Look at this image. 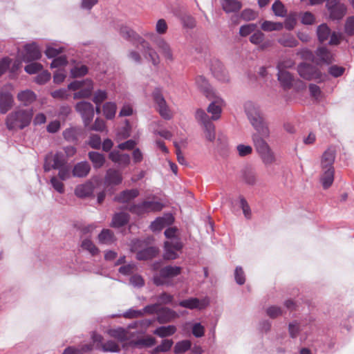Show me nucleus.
Instances as JSON below:
<instances>
[{"mask_svg": "<svg viewBox=\"0 0 354 354\" xmlns=\"http://www.w3.org/2000/svg\"><path fill=\"white\" fill-rule=\"evenodd\" d=\"M345 33L348 36L354 35V16L348 17L344 24Z\"/></svg>", "mask_w": 354, "mask_h": 354, "instance_id": "51", "label": "nucleus"}, {"mask_svg": "<svg viewBox=\"0 0 354 354\" xmlns=\"http://www.w3.org/2000/svg\"><path fill=\"white\" fill-rule=\"evenodd\" d=\"M56 169H59L58 176L62 180H66L71 177V169L69 166L64 165Z\"/></svg>", "mask_w": 354, "mask_h": 354, "instance_id": "59", "label": "nucleus"}, {"mask_svg": "<svg viewBox=\"0 0 354 354\" xmlns=\"http://www.w3.org/2000/svg\"><path fill=\"white\" fill-rule=\"evenodd\" d=\"M299 75L306 80H317L318 82L324 81L326 75L323 74L319 68L310 64L301 63L297 66Z\"/></svg>", "mask_w": 354, "mask_h": 354, "instance_id": "3", "label": "nucleus"}, {"mask_svg": "<svg viewBox=\"0 0 354 354\" xmlns=\"http://www.w3.org/2000/svg\"><path fill=\"white\" fill-rule=\"evenodd\" d=\"M141 242L137 241L133 243L131 250L136 252V259L138 260H149L154 258L158 254V249L156 247H147L143 250H138Z\"/></svg>", "mask_w": 354, "mask_h": 354, "instance_id": "9", "label": "nucleus"}, {"mask_svg": "<svg viewBox=\"0 0 354 354\" xmlns=\"http://www.w3.org/2000/svg\"><path fill=\"white\" fill-rule=\"evenodd\" d=\"M293 77L290 73L287 71H279L278 72V80L281 84L282 87L284 89L290 88L292 82H293Z\"/></svg>", "mask_w": 354, "mask_h": 354, "instance_id": "29", "label": "nucleus"}, {"mask_svg": "<svg viewBox=\"0 0 354 354\" xmlns=\"http://www.w3.org/2000/svg\"><path fill=\"white\" fill-rule=\"evenodd\" d=\"M122 181V176L120 171L115 169H109L104 177L106 186L118 185Z\"/></svg>", "mask_w": 354, "mask_h": 354, "instance_id": "16", "label": "nucleus"}, {"mask_svg": "<svg viewBox=\"0 0 354 354\" xmlns=\"http://www.w3.org/2000/svg\"><path fill=\"white\" fill-rule=\"evenodd\" d=\"M139 194L138 189H126L115 196L114 200L121 203H127L138 197Z\"/></svg>", "mask_w": 354, "mask_h": 354, "instance_id": "20", "label": "nucleus"}, {"mask_svg": "<svg viewBox=\"0 0 354 354\" xmlns=\"http://www.w3.org/2000/svg\"><path fill=\"white\" fill-rule=\"evenodd\" d=\"M331 31L326 24L319 25L317 28V35L319 42L323 43L326 41L330 35Z\"/></svg>", "mask_w": 354, "mask_h": 354, "instance_id": "36", "label": "nucleus"}, {"mask_svg": "<svg viewBox=\"0 0 354 354\" xmlns=\"http://www.w3.org/2000/svg\"><path fill=\"white\" fill-rule=\"evenodd\" d=\"M143 202L147 213L160 211L163 207L162 203L158 201H145Z\"/></svg>", "mask_w": 354, "mask_h": 354, "instance_id": "44", "label": "nucleus"}, {"mask_svg": "<svg viewBox=\"0 0 354 354\" xmlns=\"http://www.w3.org/2000/svg\"><path fill=\"white\" fill-rule=\"evenodd\" d=\"M102 346L104 352H119L120 351L119 345L112 340L107 341Z\"/></svg>", "mask_w": 354, "mask_h": 354, "instance_id": "52", "label": "nucleus"}, {"mask_svg": "<svg viewBox=\"0 0 354 354\" xmlns=\"http://www.w3.org/2000/svg\"><path fill=\"white\" fill-rule=\"evenodd\" d=\"M76 111L80 113L86 127L90 125V123L94 117V109L91 103L82 101L75 106Z\"/></svg>", "mask_w": 354, "mask_h": 354, "instance_id": "8", "label": "nucleus"}, {"mask_svg": "<svg viewBox=\"0 0 354 354\" xmlns=\"http://www.w3.org/2000/svg\"><path fill=\"white\" fill-rule=\"evenodd\" d=\"M328 73L334 77L342 76L345 72V68L337 65H333L328 68Z\"/></svg>", "mask_w": 354, "mask_h": 354, "instance_id": "56", "label": "nucleus"}, {"mask_svg": "<svg viewBox=\"0 0 354 354\" xmlns=\"http://www.w3.org/2000/svg\"><path fill=\"white\" fill-rule=\"evenodd\" d=\"M243 179L247 184L253 185L257 183V175L252 171H246L243 174Z\"/></svg>", "mask_w": 354, "mask_h": 354, "instance_id": "63", "label": "nucleus"}, {"mask_svg": "<svg viewBox=\"0 0 354 354\" xmlns=\"http://www.w3.org/2000/svg\"><path fill=\"white\" fill-rule=\"evenodd\" d=\"M155 42L157 48L159 49L164 57L166 59L172 62L174 60V55L169 43L162 38H158Z\"/></svg>", "mask_w": 354, "mask_h": 354, "instance_id": "21", "label": "nucleus"}, {"mask_svg": "<svg viewBox=\"0 0 354 354\" xmlns=\"http://www.w3.org/2000/svg\"><path fill=\"white\" fill-rule=\"evenodd\" d=\"M68 89L77 91L73 94L74 99L87 98L91 95L93 88L91 80L74 81L68 86Z\"/></svg>", "mask_w": 354, "mask_h": 354, "instance_id": "4", "label": "nucleus"}, {"mask_svg": "<svg viewBox=\"0 0 354 354\" xmlns=\"http://www.w3.org/2000/svg\"><path fill=\"white\" fill-rule=\"evenodd\" d=\"M88 156L95 169L101 168L104 165L105 157L103 154L96 151H90Z\"/></svg>", "mask_w": 354, "mask_h": 354, "instance_id": "32", "label": "nucleus"}, {"mask_svg": "<svg viewBox=\"0 0 354 354\" xmlns=\"http://www.w3.org/2000/svg\"><path fill=\"white\" fill-rule=\"evenodd\" d=\"M143 316V312L141 310L129 309L122 315V317L127 319L137 318Z\"/></svg>", "mask_w": 354, "mask_h": 354, "instance_id": "62", "label": "nucleus"}, {"mask_svg": "<svg viewBox=\"0 0 354 354\" xmlns=\"http://www.w3.org/2000/svg\"><path fill=\"white\" fill-rule=\"evenodd\" d=\"M196 84L198 88L205 94L207 97H209L212 90L205 77L202 75L197 76L196 77Z\"/></svg>", "mask_w": 354, "mask_h": 354, "instance_id": "39", "label": "nucleus"}, {"mask_svg": "<svg viewBox=\"0 0 354 354\" xmlns=\"http://www.w3.org/2000/svg\"><path fill=\"white\" fill-rule=\"evenodd\" d=\"M245 109L250 123L257 131V133L253 135L252 140L257 152L260 153L270 149L268 143L261 138V136L265 138L269 136L270 130L268 126L264 121L259 108L252 103H247L245 105Z\"/></svg>", "mask_w": 354, "mask_h": 354, "instance_id": "1", "label": "nucleus"}, {"mask_svg": "<svg viewBox=\"0 0 354 354\" xmlns=\"http://www.w3.org/2000/svg\"><path fill=\"white\" fill-rule=\"evenodd\" d=\"M107 97V92L105 90L99 89L94 92L92 100L96 105H100Z\"/></svg>", "mask_w": 354, "mask_h": 354, "instance_id": "47", "label": "nucleus"}, {"mask_svg": "<svg viewBox=\"0 0 354 354\" xmlns=\"http://www.w3.org/2000/svg\"><path fill=\"white\" fill-rule=\"evenodd\" d=\"M335 150L333 147L328 148L323 153L321 159L322 169H334Z\"/></svg>", "mask_w": 354, "mask_h": 354, "instance_id": "18", "label": "nucleus"}, {"mask_svg": "<svg viewBox=\"0 0 354 354\" xmlns=\"http://www.w3.org/2000/svg\"><path fill=\"white\" fill-rule=\"evenodd\" d=\"M212 73L214 75L221 81L228 80L226 70L219 62H216L215 66H213Z\"/></svg>", "mask_w": 354, "mask_h": 354, "instance_id": "34", "label": "nucleus"}, {"mask_svg": "<svg viewBox=\"0 0 354 354\" xmlns=\"http://www.w3.org/2000/svg\"><path fill=\"white\" fill-rule=\"evenodd\" d=\"M90 170L91 167L88 162H80L74 166L72 175L74 177L84 178L88 174Z\"/></svg>", "mask_w": 354, "mask_h": 354, "instance_id": "23", "label": "nucleus"}, {"mask_svg": "<svg viewBox=\"0 0 354 354\" xmlns=\"http://www.w3.org/2000/svg\"><path fill=\"white\" fill-rule=\"evenodd\" d=\"M53 165H52V168H59L62 166H64L66 164V159L65 158L62 152H57L53 156Z\"/></svg>", "mask_w": 354, "mask_h": 354, "instance_id": "48", "label": "nucleus"}, {"mask_svg": "<svg viewBox=\"0 0 354 354\" xmlns=\"http://www.w3.org/2000/svg\"><path fill=\"white\" fill-rule=\"evenodd\" d=\"M81 247L84 250L88 251L93 256H95L99 253L98 248L88 239H86L82 241Z\"/></svg>", "mask_w": 354, "mask_h": 354, "instance_id": "46", "label": "nucleus"}, {"mask_svg": "<svg viewBox=\"0 0 354 354\" xmlns=\"http://www.w3.org/2000/svg\"><path fill=\"white\" fill-rule=\"evenodd\" d=\"M181 21L183 24V26L185 28L192 29L196 26V20L191 15H185L182 16Z\"/></svg>", "mask_w": 354, "mask_h": 354, "instance_id": "55", "label": "nucleus"}, {"mask_svg": "<svg viewBox=\"0 0 354 354\" xmlns=\"http://www.w3.org/2000/svg\"><path fill=\"white\" fill-rule=\"evenodd\" d=\"M41 57V51L38 45L32 42L24 46V54L23 55V60L25 62H30L38 60Z\"/></svg>", "mask_w": 354, "mask_h": 354, "instance_id": "12", "label": "nucleus"}, {"mask_svg": "<svg viewBox=\"0 0 354 354\" xmlns=\"http://www.w3.org/2000/svg\"><path fill=\"white\" fill-rule=\"evenodd\" d=\"M82 135L83 130L80 127H71L63 131L64 139L68 142H76Z\"/></svg>", "mask_w": 354, "mask_h": 354, "instance_id": "25", "label": "nucleus"}, {"mask_svg": "<svg viewBox=\"0 0 354 354\" xmlns=\"http://www.w3.org/2000/svg\"><path fill=\"white\" fill-rule=\"evenodd\" d=\"M109 334L111 337L118 339L121 342L129 340L131 336L128 329H124L121 327L109 330Z\"/></svg>", "mask_w": 354, "mask_h": 354, "instance_id": "28", "label": "nucleus"}, {"mask_svg": "<svg viewBox=\"0 0 354 354\" xmlns=\"http://www.w3.org/2000/svg\"><path fill=\"white\" fill-rule=\"evenodd\" d=\"M257 28V25L254 24H249L241 26L239 29V34L242 37H246L254 32Z\"/></svg>", "mask_w": 354, "mask_h": 354, "instance_id": "53", "label": "nucleus"}, {"mask_svg": "<svg viewBox=\"0 0 354 354\" xmlns=\"http://www.w3.org/2000/svg\"><path fill=\"white\" fill-rule=\"evenodd\" d=\"M153 100L156 105V109L160 115L165 120H169L172 115L161 90L156 88L152 93Z\"/></svg>", "mask_w": 354, "mask_h": 354, "instance_id": "6", "label": "nucleus"}, {"mask_svg": "<svg viewBox=\"0 0 354 354\" xmlns=\"http://www.w3.org/2000/svg\"><path fill=\"white\" fill-rule=\"evenodd\" d=\"M283 24L280 22H272L265 21L261 24V28L264 31L279 30L282 29Z\"/></svg>", "mask_w": 354, "mask_h": 354, "instance_id": "45", "label": "nucleus"}, {"mask_svg": "<svg viewBox=\"0 0 354 354\" xmlns=\"http://www.w3.org/2000/svg\"><path fill=\"white\" fill-rule=\"evenodd\" d=\"M93 193V187L91 184H83L76 187L75 195L79 198H85Z\"/></svg>", "mask_w": 354, "mask_h": 354, "instance_id": "37", "label": "nucleus"}, {"mask_svg": "<svg viewBox=\"0 0 354 354\" xmlns=\"http://www.w3.org/2000/svg\"><path fill=\"white\" fill-rule=\"evenodd\" d=\"M129 219L128 214L124 212H120L115 214L112 219L111 226L114 227H120L125 225Z\"/></svg>", "mask_w": 354, "mask_h": 354, "instance_id": "33", "label": "nucleus"}, {"mask_svg": "<svg viewBox=\"0 0 354 354\" xmlns=\"http://www.w3.org/2000/svg\"><path fill=\"white\" fill-rule=\"evenodd\" d=\"M43 66L37 62H32L26 65L24 68L25 71L28 74H35L42 71Z\"/></svg>", "mask_w": 354, "mask_h": 354, "instance_id": "54", "label": "nucleus"}, {"mask_svg": "<svg viewBox=\"0 0 354 354\" xmlns=\"http://www.w3.org/2000/svg\"><path fill=\"white\" fill-rule=\"evenodd\" d=\"M263 39L264 34L260 30L254 32L250 37V41L256 45L261 44Z\"/></svg>", "mask_w": 354, "mask_h": 354, "instance_id": "60", "label": "nucleus"}, {"mask_svg": "<svg viewBox=\"0 0 354 354\" xmlns=\"http://www.w3.org/2000/svg\"><path fill=\"white\" fill-rule=\"evenodd\" d=\"M272 10L274 15L279 17H283L286 14V10L283 4L279 0L276 1L272 6Z\"/></svg>", "mask_w": 354, "mask_h": 354, "instance_id": "50", "label": "nucleus"}, {"mask_svg": "<svg viewBox=\"0 0 354 354\" xmlns=\"http://www.w3.org/2000/svg\"><path fill=\"white\" fill-rule=\"evenodd\" d=\"M176 331V326L173 325H169L167 326H160L154 330V334L160 337H165L167 336H171L174 335Z\"/></svg>", "mask_w": 354, "mask_h": 354, "instance_id": "40", "label": "nucleus"}, {"mask_svg": "<svg viewBox=\"0 0 354 354\" xmlns=\"http://www.w3.org/2000/svg\"><path fill=\"white\" fill-rule=\"evenodd\" d=\"M14 104V99L12 94L8 92H2L0 93V113H6Z\"/></svg>", "mask_w": 354, "mask_h": 354, "instance_id": "19", "label": "nucleus"}, {"mask_svg": "<svg viewBox=\"0 0 354 354\" xmlns=\"http://www.w3.org/2000/svg\"><path fill=\"white\" fill-rule=\"evenodd\" d=\"M50 73L48 71H43L35 77V82L39 84H44L50 80Z\"/></svg>", "mask_w": 354, "mask_h": 354, "instance_id": "61", "label": "nucleus"}, {"mask_svg": "<svg viewBox=\"0 0 354 354\" xmlns=\"http://www.w3.org/2000/svg\"><path fill=\"white\" fill-rule=\"evenodd\" d=\"M222 101L221 100H215L210 103V104L207 107V112L210 114H212L211 119L213 120H217L221 117V105H222Z\"/></svg>", "mask_w": 354, "mask_h": 354, "instance_id": "30", "label": "nucleus"}, {"mask_svg": "<svg viewBox=\"0 0 354 354\" xmlns=\"http://www.w3.org/2000/svg\"><path fill=\"white\" fill-rule=\"evenodd\" d=\"M263 162L266 165H271L275 161V157L274 153L270 149L259 153Z\"/></svg>", "mask_w": 354, "mask_h": 354, "instance_id": "49", "label": "nucleus"}, {"mask_svg": "<svg viewBox=\"0 0 354 354\" xmlns=\"http://www.w3.org/2000/svg\"><path fill=\"white\" fill-rule=\"evenodd\" d=\"M207 305L208 301L205 299L200 300L198 298H189L188 299H185L179 302V306L190 310H201L205 308Z\"/></svg>", "mask_w": 354, "mask_h": 354, "instance_id": "15", "label": "nucleus"}, {"mask_svg": "<svg viewBox=\"0 0 354 354\" xmlns=\"http://www.w3.org/2000/svg\"><path fill=\"white\" fill-rule=\"evenodd\" d=\"M103 113L106 119L111 120L113 119L116 113L117 106L115 103L109 102H106L102 107Z\"/></svg>", "mask_w": 354, "mask_h": 354, "instance_id": "41", "label": "nucleus"}, {"mask_svg": "<svg viewBox=\"0 0 354 354\" xmlns=\"http://www.w3.org/2000/svg\"><path fill=\"white\" fill-rule=\"evenodd\" d=\"M99 242L103 244H111L115 241L113 232L109 229H104L98 235Z\"/></svg>", "mask_w": 354, "mask_h": 354, "instance_id": "38", "label": "nucleus"}, {"mask_svg": "<svg viewBox=\"0 0 354 354\" xmlns=\"http://www.w3.org/2000/svg\"><path fill=\"white\" fill-rule=\"evenodd\" d=\"M181 272V268L179 266H167L160 270V276L154 277V283L157 286L163 284L162 279L172 278L178 276Z\"/></svg>", "mask_w": 354, "mask_h": 354, "instance_id": "11", "label": "nucleus"}, {"mask_svg": "<svg viewBox=\"0 0 354 354\" xmlns=\"http://www.w3.org/2000/svg\"><path fill=\"white\" fill-rule=\"evenodd\" d=\"M326 6L333 20L341 19L346 13V6L339 0H327Z\"/></svg>", "mask_w": 354, "mask_h": 354, "instance_id": "7", "label": "nucleus"}, {"mask_svg": "<svg viewBox=\"0 0 354 354\" xmlns=\"http://www.w3.org/2000/svg\"><path fill=\"white\" fill-rule=\"evenodd\" d=\"M320 183L324 189L329 188L334 181L335 169H322Z\"/></svg>", "mask_w": 354, "mask_h": 354, "instance_id": "22", "label": "nucleus"}, {"mask_svg": "<svg viewBox=\"0 0 354 354\" xmlns=\"http://www.w3.org/2000/svg\"><path fill=\"white\" fill-rule=\"evenodd\" d=\"M178 317V314L173 310L167 308H160L158 315L157 321L160 324H165L171 322Z\"/></svg>", "mask_w": 354, "mask_h": 354, "instance_id": "17", "label": "nucleus"}, {"mask_svg": "<svg viewBox=\"0 0 354 354\" xmlns=\"http://www.w3.org/2000/svg\"><path fill=\"white\" fill-rule=\"evenodd\" d=\"M17 100L24 105L28 106L36 100L35 93L30 90H25L17 94Z\"/></svg>", "mask_w": 354, "mask_h": 354, "instance_id": "26", "label": "nucleus"}, {"mask_svg": "<svg viewBox=\"0 0 354 354\" xmlns=\"http://www.w3.org/2000/svg\"><path fill=\"white\" fill-rule=\"evenodd\" d=\"M88 72V68L86 66H81L80 67H74L71 69V75L73 77H81L86 75Z\"/></svg>", "mask_w": 354, "mask_h": 354, "instance_id": "64", "label": "nucleus"}, {"mask_svg": "<svg viewBox=\"0 0 354 354\" xmlns=\"http://www.w3.org/2000/svg\"><path fill=\"white\" fill-rule=\"evenodd\" d=\"M156 343V339L153 337H147L145 338H141L135 341H131L129 344L134 346H145L150 347L154 345Z\"/></svg>", "mask_w": 354, "mask_h": 354, "instance_id": "42", "label": "nucleus"}, {"mask_svg": "<svg viewBox=\"0 0 354 354\" xmlns=\"http://www.w3.org/2000/svg\"><path fill=\"white\" fill-rule=\"evenodd\" d=\"M195 117L197 121L203 126L205 138L213 142L216 138L215 126L210 121L209 116L204 110L199 109L196 111Z\"/></svg>", "mask_w": 354, "mask_h": 354, "instance_id": "5", "label": "nucleus"}, {"mask_svg": "<svg viewBox=\"0 0 354 354\" xmlns=\"http://www.w3.org/2000/svg\"><path fill=\"white\" fill-rule=\"evenodd\" d=\"M129 210L137 215H142L143 214L147 213L145 207L144 206V202H142L138 204H133L129 207Z\"/></svg>", "mask_w": 354, "mask_h": 354, "instance_id": "57", "label": "nucleus"}, {"mask_svg": "<svg viewBox=\"0 0 354 354\" xmlns=\"http://www.w3.org/2000/svg\"><path fill=\"white\" fill-rule=\"evenodd\" d=\"M221 6L227 13L237 12L242 8V3L237 0H221Z\"/></svg>", "mask_w": 354, "mask_h": 354, "instance_id": "27", "label": "nucleus"}, {"mask_svg": "<svg viewBox=\"0 0 354 354\" xmlns=\"http://www.w3.org/2000/svg\"><path fill=\"white\" fill-rule=\"evenodd\" d=\"M120 34L123 38L130 41L138 48H139L140 44L147 45L146 40L145 39L136 33L133 30L127 26L121 27Z\"/></svg>", "mask_w": 354, "mask_h": 354, "instance_id": "13", "label": "nucleus"}, {"mask_svg": "<svg viewBox=\"0 0 354 354\" xmlns=\"http://www.w3.org/2000/svg\"><path fill=\"white\" fill-rule=\"evenodd\" d=\"M168 26L166 21L164 19H160L158 20L156 24V31L159 35H164L167 32Z\"/></svg>", "mask_w": 354, "mask_h": 354, "instance_id": "58", "label": "nucleus"}, {"mask_svg": "<svg viewBox=\"0 0 354 354\" xmlns=\"http://www.w3.org/2000/svg\"><path fill=\"white\" fill-rule=\"evenodd\" d=\"M146 44H140L139 48L143 50L146 57L149 58L154 66H157L160 63V57L158 53L151 47L149 42L146 41Z\"/></svg>", "mask_w": 354, "mask_h": 354, "instance_id": "24", "label": "nucleus"}, {"mask_svg": "<svg viewBox=\"0 0 354 354\" xmlns=\"http://www.w3.org/2000/svg\"><path fill=\"white\" fill-rule=\"evenodd\" d=\"M192 343L189 340H183L177 342L174 346V352L176 354L183 353L190 349Z\"/></svg>", "mask_w": 354, "mask_h": 354, "instance_id": "43", "label": "nucleus"}, {"mask_svg": "<svg viewBox=\"0 0 354 354\" xmlns=\"http://www.w3.org/2000/svg\"><path fill=\"white\" fill-rule=\"evenodd\" d=\"M278 42L284 47L293 48L299 44L298 41L290 34H286L278 39Z\"/></svg>", "mask_w": 354, "mask_h": 354, "instance_id": "35", "label": "nucleus"}, {"mask_svg": "<svg viewBox=\"0 0 354 354\" xmlns=\"http://www.w3.org/2000/svg\"><path fill=\"white\" fill-rule=\"evenodd\" d=\"M33 116L32 109H17L10 113L6 119V124L9 130L23 129L29 126Z\"/></svg>", "mask_w": 354, "mask_h": 354, "instance_id": "2", "label": "nucleus"}, {"mask_svg": "<svg viewBox=\"0 0 354 354\" xmlns=\"http://www.w3.org/2000/svg\"><path fill=\"white\" fill-rule=\"evenodd\" d=\"M172 221L173 219L171 217H159L151 223L150 228L153 232H158L162 230L166 225L171 224Z\"/></svg>", "mask_w": 354, "mask_h": 354, "instance_id": "31", "label": "nucleus"}, {"mask_svg": "<svg viewBox=\"0 0 354 354\" xmlns=\"http://www.w3.org/2000/svg\"><path fill=\"white\" fill-rule=\"evenodd\" d=\"M315 60L316 64H327L329 65L334 62L333 55L330 50L325 46L319 47L315 53Z\"/></svg>", "mask_w": 354, "mask_h": 354, "instance_id": "14", "label": "nucleus"}, {"mask_svg": "<svg viewBox=\"0 0 354 354\" xmlns=\"http://www.w3.org/2000/svg\"><path fill=\"white\" fill-rule=\"evenodd\" d=\"M183 248V243L180 239H174L165 242L164 258L167 260L176 259L178 257L177 252Z\"/></svg>", "mask_w": 354, "mask_h": 354, "instance_id": "10", "label": "nucleus"}]
</instances>
